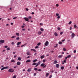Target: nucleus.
Masks as SVG:
<instances>
[{"instance_id": "13", "label": "nucleus", "mask_w": 78, "mask_h": 78, "mask_svg": "<svg viewBox=\"0 0 78 78\" xmlns=\"http://www.w3.org/2000/svg\"><path fill=\"white\" fill-rule=\"evenodd\" d=\"M62 57V55H60L58 56L59 58H61Z\"/></svg>"}, {"instance_id": "52", "label": "nucleus", "mask_w": 78, "mask_h": 78, "mask_svg": "<svg viewBox=\"0 0 78 78\" xmlns=\"http://www.w3.org/2000/svg\"><path fill=\"white\" fill-rule=\"evenodd\" d=\"M52 76H51V75H50L49 76V78H51Z\"/></svg>"}, {"instance_id": "46", "label": "nucleus", "mask_w": 78, "mask_h": 78, "mask_svg": "<svg viewBox=\"0 0 78 78\" xmlns=\"http://www.w3.org/2000/svg\"><path fill=\"white\" fill-rule=\"evenodd\" d=\"M58 30H61V28H59V27H58Z\"/></svg>"}, {"instance_id": "28", "label": "nucleus", "mask_w": 78, "mask_h": 78, "mask_svg": "<svg viewBox=\"0 0 78 78\" xmlns=\"http://www.w3.org/2000/svg\"><path fill=\"white\" fill-rule=\"evenodd\" d=\"M72 23V21H70L68 23L69 25H70Z\"/></svg>"}, {"instance_id": "51", "label": "nucleus", "mask_w": 78, "mask_h": 78, "mask_svg": "<svg viewBox=\"0 0 78 78\" xmlns=\"http://www.w3.org/2000/svg\"><path fill=\"white\" fill-rule=\"evenodd\" d=\"M30 58V56H28L27 57V58L28 59V58Z\"/></svg>"}, {"instance_id": "21", "label": "nucleus", "mask_w": 78, "mask_h": 78, "mask_svg": "<svg viewBox=\"0 0 78 78\" xmlns=\"http://www.w3.org/2000/svg\"><path fill=\"white\" fill-rule=\"evenodd\" d=\"M61 69H62V70H64V67L63 66H62L61 67Z\"/></svg>"}, {"instance_id": "9", "label": "nucleus", "mask_w": 78, "mask_h": 78, "mask_svg": "<svg viewBox=\"0 0 78 78\" xmlns=\"http://www.w3.org/2000/svg\"><path fill=\"white\" fill-rule=\"evenodd\" d=\"M17 64L18 66H20V62H17Z\"/></svg>"}, {"instance_id": "59", "label": "nucleus", "mask_w": 78, "mask_h": 78, "mask_svg": "<svg viewBox=\"0 0 78 78\" xmlns=\"http://www.w3.org/2000/svg\"><path fill=\"white\" fill-rule=\"evenodd\" d=\"M26 10L27 11H28V9L27 8L26 9Z\"/></svg>"}, {"instance_id": "35", "label": "nucleus", "mask_w": 78, "mask_h": 78, "mask_svg": "<svg viewBox=\"0 0 78 78\" xmlns=\"http://www.w3.org/2000/svg\"><path fill=\"white\" fill-rule=\"evenodd\" d=\"M28 19H31V18H32V17L31 16H29L28 17Z\"/></svg>"}, {"instance_id": "8", "label": "nucleus", "mask_w": 78, "mask_h": 78, "mask_svg": "<svg viewBox=\"0 0 78 78\" xmlns=\"http://www.w3.org/2000/svg\"><path fill=\"white\" fill-rule=\"evenodd\" d=\"M71 36L73 37H75V34L73 33L72 34Z\"/></svg>"}, {"instance_id": "47", "label": "nucleus", "mask_w": 78, "mask_h": 78, "mask_svg": "<svg viewBox=\"0 0 78 78\" xmlns=\"http://www.w3.org/2000/svg\"><path fill=\"white\" fill-rule=\"evenodd\" d=\"M36 73H35L34 74V76H36Z\"/></svg>"}, {"instance_id": "34", "label": "nucleus", "mask_w": 78, "mask_h": 78, "mask_svg": "<svg viewBox=\"0 0 78 78\" xmlns=\"http://www.w3.org/2000/svg\"><path fill=\"white\" fill-rule=\"evenodd\" d=\"M16 40H19L20 39V38H19V37H18L16 38Z\"/></svg>"}, {"instance_id": "61", "label": "nucleus", "mask_w": 78, "mask_h": 78, "mask_svg": "<svg viewBox=\"0 0 78 78\" xmlns=\"http://www.w3.org/2000/svg\"><path fill=\"white\" fill-rule=\"evenodd\" d=\"M42 70H41V69H39L38 70V71H41Z\"/></svg>"}, {"instance_id": "64", "label": "nucleus", "mask_w": 78, "mask_h": 78, "mask_svg": "<svg viewBox=\"0 0 78 78\" xmlns=\"http://www.w3.org/2000/svg\"><path fill=\"white\" fill-rule=\"evenodd\" d=\"M76 69H77V70H78V66H77L76 67Z\"/></svg>"}, {"instance_id": "25", "label": "nucleus", "mask_w": 78, "mask_h": 78, "mask_svg": "<svg viewBox=\"0 0 78 78\" xmlns=\"http://www.w3.org/2000/svg\"><path fill=\"white\" fill-rule=\"evenodd\" d=\"M36 64V63L35 62H34L32 64V66H35Z\"/></svg>"}, {"instance_id": "42", "label": "nucleus", "mask_w": 78, "mask_h": 78, "mask_svg": "<svg viewBox=\"0 0 78 78\" xmlns=\"http://www.w3.org/2000/svg\"><path fill=\"white\" fill-rule=\"evenodd\" d=\"M63 62H65L66 63V60H64V61Z\"/></svg>"}, {"instance_id": "39", "label": "nucleus", "mask_w": 78, "mask_h": 78, "mask_svg": "<svg viewBox=\"0 0 78 78\" xmlns=\"http://www.w3.org/2000/svg\"><path fill=\"white\" fill-rule=\"evenodd\" d=\"M10 50V48H7V50Z\"/></svg>"}, {"instance_id": "16", "label": "nucleus", "mask_w": 78, "mask_h": 78, "mask_svg": "<svg viewBox=\"0 0 78 78\" xmlns=\"http://www.w3.org/2000/svg\"><path fill=\"white\" fill-rule=\"evenodd\" d=\"M31 61V60H28L27 61H26V62H30Z\"/></svg>"}, {"instance_id": "37", "label": "nucleus", "mask_w": 78, "mask_h": 78, "mask_svg": "<svg viewBox=\"0 0 78 78\" xmlns=\"http://www.w3.org/2000/svg\"><path fill=\"white\" fill-rule=\"evenodd\" d=\"M16 36H12V37H11V38H12V39H13V38H14L15 37H16Z\"/></svg>"}, {"instance_id": "17", "label": "nucleus", "mask_w": 78, "mask_h": 78, "mask_svg": "<svg viewBox=\"0 0 78 78\" xmlns=\"http://www.w3.org/2000/svg\"><path fill=\"white\" fill-rule=\"evenodd\" d=\"M46 77L48 76V75H49V73H47L46 74Z\"/></svg>"}, {"instance_id": "1", "label": "nucleus", "mask_w": 78, "mask_h": 78, "mask_svg": "<svg viewBox=\"0 0 78 78\" xmlns=\"http://www.w3.org/2000/svg\"><path fill=\"white\" fill-rule=\"evenodd\" d=\"M8 72L12 73L14 72V69H10L9 70Z\"/></svg>"}, {"instance_id": "6", "label": "nucleus", "mask_w": 78, "mask_h": 78, "mask_svg": "<svg viewBox=\"0 0 78 78\" xmlns=\"http://www.w3.org/2000/svg\"><path fill=\"white\" fill-rule=\"evenodd\" d=\"M55 66L57 68H59V65L58 64H56Z\"/></svg>"}, {"instance_id": "15", "label": "nucleus", "mask_w": 78, "mask_h": 78, "mask_svg": "<svg viewBox=\"0 0 78 78\" xmlns=\"http://www.w3.org/2000/svg\"><path fill=\"white\" fill-rule=\"evenodd\" d=\"M54 34L55 36H58V33H57L56 32H55L54 33Z\"/></svg>"}, {"instance_id": "55", "label": "nucleus", "mask_w": 78, "mask_h": 78, "mask_svg": "<svg viewBox=\"0 0 78 78\" xmlns=\"http://www.w3.org/2000/svg\"><path fill=\"white\" fill-rule=\"evenodd\" d=\"M5 51H6V50H5V49H4L2 51V52H4Z\"/></svg>"}, {"instance_id": "3", "label": "nucleus", "mask_w": 78, "mask_h": 78, "mask_svg": "<svg viewBox=\"0 0 78 78\" xmlns=\"http://www.w3.org/2000/svg\"><path fill=\"white\" fill-rule=\"evenodd\" d=\"M48 41H46V42L45 43L44 45L45 46H48Z\"/></svg>"}, {"instance_id": "5", "label": "nucleus", "mask_w": 78, "mask_h": 78, "mask_svg": "<svg viewBox=\"0 0 78 78\" xmlns=\"http://www.w3.org/2000/svg\"><path fill=\"white\" fill-rule=\"evenodd\" d=\"M0 43H3L5 42V40H1L0 41Z\"/></svg>"}, {"instance_id": "7", "label": "nucleus", "mask_w": 78, "mask_h": 78, "mask_svg": "<svg viewBox=\"0 0 78 78\" xmlns=\"http://www.w3.org/2000/svg\"><path fill=\"white\" fill-rule=\"evenodd\" d=\"M38 34L39 35H40V34H42V32L39 31L38 32Z\"/></svg>"}, {"instance_id": "40", "label": "nucleus", "mask_w": 78, "mask_h": 78, "mask_svg": "<svg viewBox=\"0 0 78 78\" xmlns=\"http://www.w3.org/2000/svg\"><path fill=\"white\" fill-rule=\"evenodd\" d=\"M34 70H35L36 71L37 70V68H35L34 69Z\"/></svg>"}, {"instance_id": "2", "label": "nucleus", "mask_w": 78, "mask_h": 78, "mask_svg": "<svg viewBox=\"0 0 78 78\" xmlns=\"http://www.w3.org/2000/svg\"><path fill=\"white\" fill-rule=\"evenodd\" d=\"M24 19L26 21H27V22H30V21H29V19L28 18L25 17Z\"/></svg>"}, {"instance_id": "22", "label": "nucleus", "mask_w": 78, "mask_h": 78, "mask_svg": "<svg viewBox=\"0 0 78 78\" xmlns=\"http://www.w3.org/2000/svg\"><path fill=\"white\" fill-rule=\"evenodd\" d=\"M44 58V55L41 56V59H43V58Z\"/></svg>"}, {"instance_id": "62", "label": "nucleus", "mask_w": 78, "mask_h": 78, "mask_svg": "<svg viewBox=\"0 0 78 78\" xmlns=\"http://www.w3.org/2000/svg\"><path fill=\"white\" fill-rule=\"evenodd\" d=\"M40 25H43V24H42V23H40Z\"/></svg>"}, {"instance_id": "12", "label": "nucleus", "mask_w": 78, "mask_h": 78, "mask_svg": "<svg viewBox=\"0 0 78 78\" xmlns=\"http://www.w3.org/2000/svg\"><path fill=\"white\" fill-rule=\"evenodd\" d=\"M21 44V42H19L17 43V45H20V44Z\"/></svg>"}, {"instance_id": "53", "label": "nucleus", "mask_w": 78, "mask_h": 78, "mask_svg": "<svg viewBox=\"0 0 78 78\" xmlns=\"http://www.w3.org/2000/svg\"><path fill=\"white\" fill-rule=\"evenodd\" d=\"M60 18V16H58L57 17V19H59Z\"/></svg>"}, {"instance_id": "31", "label": "nucleus", "mask_w": 78, "mask_h": 78, "mask_svg": "<svg viewBox=\"0 0 78 78\" xmlns=\"http://www.w3.org/2000/svg\"><path fill=\"white\" fill-rule=\"evenodd\" d=\"M4 69H5V67H4L2 68L1 69V70H4Z\"/></svg>"}, {"instance_id": "54", "label": "nucleus", "mask_w": 78, "mask_h": 78, "mask_svg": "<svg viewBox=\"0 0 78 78\" xmlns=\"http://www.w3.org/2000/svg\"><path fill=\"white\" fill-rule=\"evenodd\" d=\"M54 71H53V70H52V71H51V73H53V72H54Z\"/></svg>"}, {"instance_id": "63", "label": "nucleus", "mask_w": 78, "mask_h": 78, "mask_svg": "<svg viewBox=\"0 0 78 78\" xmlns=\"http://www.w3.org/2000/svg\"><path fill=\"white\" fill-rule=\"evenodd\" d=\"M70 30H72V27H70Z\"/></svg>"}, {"instance_id": "33", "label": "nucleus", "mask_w": 78, "mask_h": 78, "mask_svg": "<svg viewBox=\"0 0 78 78\" xmlns=\"http://www.w3.org/2000/svg\"><path fill=\"white\" fill-rule=\"evenodd\" d=\"M16 35H17V36H19V33H16Z\"/></svg>"}, {"instance_id": "4", "label": "nucleus", "mask_w": 78, "mask_h": 78, "mask_svg": "<svg viewBox=\"0 0 78 78\" xmlns=\"http://www.w3.org/2000/svg\"><path fill=\"white\" fill-rule=\"evenodd\" d=\"M41 63V62H40V61H39V62H38L37 63H36V65L35 66V67H37V66H38L40 64V63Z\"/></svg>"}, {"instance_id": "36", "label": "nucleus", "mask_w": 78, "mask_h": 78, "mask_svg": "<svg viewBox=\"0 0 78 78\" xmlns=\"http://www.w3.org/2000/svg\"><path fill=\"white\" fill-rule=\"evenodd\" d=\"M4 68L5 69H8V68H9V66H6V67H4Z\"/></svg>"}, {"instance_id": "18", "label": "nucleus", "mask_w": 78, "mask_h": 78, "mask_svg": "<svg viewBox=\"0 0 78 78\" xmlns=\"http://www.w3.org/2000/svg\"><path fill=\"white\" fill-rule=\"evenodd\" d=\"M45 66V64H42L41 65V67H43V66Z\"/></svg>"}, {"instance_id": "60", "label": "nucleus", "mask_w": 78, "mask_h": 78, "mask_svg": "<svg viewBox=\"0 0 78 78\" xmlns=\"http://www.w3.org/2000/svg\"><path fill=\"white\" fill-rule=\"evenodd\" d=\"M27 45V43H25L24 45H24V47H25V45Z\"/></svg>"}, {"instance_id": "38", "label": "nucleus", "mask_w": 78, "mask_h": 78, "mask_svg": "<svg viewBox=\"0 0 78 78\" xmlns=\"http://www.w3.org/2000/svg\"><path fill=\"white\" fill-rule=\"evenodd\" d=\"M13 78H16V76L14 75L12 77Z\"/></svg>"}, {"instance_id": "43", "label": "nucleus", "mask_w": 78, "mask_h": 78, "mask_svg": "<svg viewBox=\"0 0 78 78\" xmlns=\"http://www.w3.org/2000/svg\"><path fill=\"white\" fill-rule=\"evenodd\" d=\"M56 6H57V7H58V6H59V5H58V4H56Z\"/></svg>"}, {"instance_id": "56", "label": "nucleus", "mask_w": 78, "mask_h": 78, "mask_svg": "<svg viewBox=\"0 0 78 78\" xmlns=\"http://www.w3.org/2000/svg\"><path fill=\"white\" fill-rule=\"evenodd\" d=\"M73 52L74 53H76V50H74V51H73Z\"/></svg>"}, {"instance_id": "23", "label": "nucleus", "mask_w": 78, "mask_h": 78, "mask_svg": "<svg viewBox=\"0 0 78 78\" xmlns=\"http://www.w3.org/2000/svg\"><path fill=\"white\" fill-rule=\"evenodd\" d=\"M71 57V55H69L67 56V58H70Z\"/></svg>"}, {"instance_id": "58", "label": "nucleus", "mask_w": 78, "mask_h": 78, "mask_svg": "<svg viewBox=\"0 0 78 78\" xmlns=\"http://www.w3.org/2000/svg\"><path fill=\"white\" fill-rule=\"evenodd\" d=\"M5 48H8V46H5L4 47Z\"/></svg>"}, {"instance_id": "57", "label": "nucleus", "mask_w": 78, "mask_h": 78, "mask_svg": "<svg viewBox=\"0 0 78 78\" xmlns=\"http://www.w3.org/2000/svg\"><path fill=\"white\" fill-rule=\"evenodd\" d=\"M17 19V17H15L13 18V19Z\"/></svg>"}, {"instance_id": "24", "label": "nucleus", "mask_w": 78, "mask_h": 78, "mask_svg": "<svg viewBox=\"0 0 78 78\" xmlns=\"http://www.w3.org/2000/svg\"><path fill=\"white\" fill-rule=\"evenodd\" d=\"M74 28L75 29V28H76V27H77V26L75 24L74 25Z\"/></svg>"}, {"instance_id": "11", "label": "nucleus", "mask_w": 78, "mask_h": 78, "mask_svg": "<svg viewBox=\"0 0 78 78\" xmlns=\"http://www.w3.org/2000/svg\"><path fill=\"white\" fill-rule=\"evenodd\" d=\"M57 63H58V61H57L56 60L54 62V64H55Z\"/></svg>"}, {"instance_id": "41", "label": "nucleus", "mask_w": 78, "mask_h": 78, "mask_svg": "<svg viewBox=\"0 0 78 78\" xmlns=\"http://www.w3.org/2000/svg\"><path fill=\"white\" fill-rule=\"evenodd\" d=\"M35 48H39V46H37L35 47Z\"/></svg>"}, {"instance_id": "49", "label": "nucleus", "mask_w": 78, "mask_h": 78, "mask_svg": "<svg viewBox=\"0 0 78 78\" xmlns=\"http://www.w3.org/2000/svg\"><path fill=\"white\" fill-rule=\"evenodd\" d=\"M11 44H12V45H14V42H12Z\"/></svg>"}, {"instance_id": "30", "label": "nucleus", "mask_w": 78, "mask_h": 78, "mask_svg": "<svg viewBox=\"0 0 78 78\" xmlns=\"http://www.w3.org/2000/svg\"><path fill=\"white\" fill-rule=\"evenodd\" d=\"M18 60H19V61H21V58L20 57H19L18 58Z\"/></svg>"}, {"instance_id": "27", "label": "nucleus", "mask_w": 78, "mask_h": 78, "mask_svg": "<svg viewBox=\"0 0 78 78\" xmlns=\"http://www.w3.org/2000/svg\"><path fill=\"white\" fill-rule=\"evenodd\" d=\"M58 44H62V42L59 41L58 42Z\"/></svg>"}, {"instance_id": "20", "label": "nucleus", "mask_w": 78, "mask_h": 78, "mask_svg": "<svg viewBox=\"0 0 78 78\" xmlns=\"http://www.w3.org/2000/svg\"><path fill=\"white\" fill-rule=\"evenodd\" d=\"M37 61V60L36 59L34 60L33 61V62H36V61Z\"/></svg>"}, {"instance_id": "10", "label": "nucleus", "mask_w": 78, "mask_h": 78, "mask_svg": "<svg viewBox=\"0 0 78 78\" xmlns=\"http://www.w3.org/2000/svg\"><path fill=\"white\" fill-rule=\"evenodd\" d=\"M31 68H29L27 70V72H31Z\"/></svg>"}, {"instance_id": "44", "label": "nucleus", "mask_w": 78, "mask_h": 78, "mask_svg": "<svg viewBox=\"0 0 78 78\" xmlns=\"http://www.w3.org/2000/svg\"><path fill=\"white\" fill-rule=\"evenodd\" d=\"M56 16H59V14L58 13H56Z\"/></svg>"}, {"instance_id": "45", "label": "nucleus", "mask_w": 78, "mask_h": 78, "mask_svg": "<svg viewBox=\"0 0 78 78\" xmlns=\"http://www.w3.org/2000/svg\"><path fill=\"white\" fill-rule=\"evenodd\" d=\"M63 33H64V32H61L60 33V34L62 35V34Z\"/></svg>"}, {"instance_id": "29", "label": "nucleus", "mask_w": 78, "mask_h": 78, "mask_svg": "<svg viewBox=\"0 0 78 78\" xmlns=\"http://www.w3.org/2000/svg\"><path fill=\"white\" fill-rule=\"evenodd\" d=\"M41 43L39 42L37 44V45H41Z\"/></svg>"}, {"instance_id": "48", "label": "nucleus", "mask_w": 78, "mask_h": 78, "mask_svg": "<svg viewBox=\"0 0 78 78\" xmlns=\"http://www.w3.org/2000/svg\"><path fill=\"white\" fill-rule=\"evenodd\" d=\"M24 27H25V26H21V27H22V28H24Z\"/></svg>"}, {"instance_id": "14", "label": "nucleus", "mask_w": 78, "mask_h": 78, "mask_svg": "<svg viewBox=\"0 0 78 78\" xmlns=\"http://www.w3.org/2000/svg\"><path fill=\"white\" fill-rule=\"evenodd\" d=\"M11 62H16V61H14V60L13 59L11 61Z\"/></svg>"}, {"instance_id": "19", "label": "nucleus", "mask_w": 78, "mask_h": 78, "mask_svg": "<svg viewBox=\"0 0 78 78\" xmlns=\"http://www.w3.org/2000/svg\"><path fill=\"white\" fill-rule=\"evenodd\" d=\"M27 55H30V51H29L27 52Z\"/></svg>"}, {"instance_id": "26", "label": "nucleus", "mask_w": 78, "mask_h": 78, "mask_svg": "<svg viewBox=\"0 0 78 78\" xmlns=\"http://www.w3.org/2000/svg\"><path fill=\"white\" fill-rule=\"evenodd\" d=\"M40 30H41V31H44V29H43L42 28H41Z\"/></svg>"}, {"instance_id": "50", "label": "nucleus", "mask_w": 78, "mask_h": 78, "mask_svg": "<svg viewBox=\"0 0 78 78\" xmlns=\"http://www.w3.org/2000/svg\"><path fill=\"white\" fill-rule=\"evenodd\" d=\"M46 66H47V65H44V66H43V68H45V67H46Z\"/></svg>"}, {"instance_id": "32", "label": "nucleus", "mask_w": 78, "mask_h": 78, "mask_svg": "<svg viewBox=\"0 0 78 78\" xmlns=\"http://www.w3.org/2000/svg\"><path fill=\"white\" fill-rule=\"evenodd\" d=\"M63 51H66V49L65 48H63Z\"/></svg>"}]
</instances>
